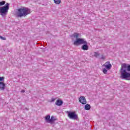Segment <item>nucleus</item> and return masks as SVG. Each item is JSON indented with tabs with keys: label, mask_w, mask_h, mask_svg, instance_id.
I'll list each match as a JSON object with an SVG mask.
<instances>
[{
	"label": "nucleus",
	"mask_w": 130,
	"mask_h": 130,
	"mask_svg": "<svg viewBox=\"0 0 130 130\" xmlns=\"http://www.w3.org/2000/svg\"><path fill=\"white\" fill-rule=\"evenodd\" d=\"M4 5H6V1L0 2V6H4Z\"/></svg>",
	"instance_id": "obj_15"
},
{
	"label": "nucleus",
	"mask_w": 130,
	"mask_h": 130,
	"mask_svg": "<svg viewBox=\"0 0 130 130\" xmlns=\"http://www.w3.org/2000/svg\"><path fill=\"white\" fill-rule=\"evenodd\" d=\"M63 103V102H62V101L57 100L55 103V105H57V106H61Z\"/></svg>",
	"instance_id": "obj_9"
},
{
	"label": "nucleus",
	"mask_w": 130,
	"mask_h": 130,
	"mask_svg": "<svg viewBox=\"0 0 130 130\" xmlns=\"http://www.w3.org/2000/svg\"><path fill=\"white\" fill-rule=\"evenodd\" d=\"M6 87V84L5 83L0 81V90L4 91L5 90Z\"/></svg>",
	"instance_id": "obj_8"
},
{
	"label": "nucleus",
	"mask_w": 130,
	"mask_h": 130,
	"mask_svg": "<svg viewBox=\"0 0 130 130\" xmlns=\"http://www.w3.org/2000/svg\"><path fill=\"white\" fill-rule=\"evenodd\" d=\"M81 34L79 33L74 32L71 36V37L75 38L76 40L74 41V45H82L83 44L81 48L83 50H88L89 49V46H88V43L86 41L85 39L80 38Z\"/></svg>",
	"instance_id": "obj_1"
},
{
	"label": "nucleus",
	"mask_w": 130,
	"mask_h": 130,
	"mask_svg": "<svg viewBox=\"0 0 130 130\" xmlns=\"http://www.w3.org/2000/svg\"><path fill=\"white\" fill-rule=\"evenodd\" d=\"M55 100V99L52 98L51 102H53Z\"/></svg>",
	"instance_id": "obj_21"
},
{
	"label": "nucleus",
	"mask_w": 130,
	"mask_h": 130,
	"mask_svg": "<svg viewBox=\"0 0 130 130\" xmlns=\"http://www.w3.org/2000/svg\"><path fill=\"white\" fill-rule=\"evenodd\" d=\"M103 66V67H105V68H106V69L108 70H110V69H111V67H112L110 61L105 62Z\"/></svg>",
	"instance_id": "obj_6"
},
{
	"label": "nucleus",
	"mask_w": 130,
	"mask_h": 130,
	"mask_svg": "<svg viewBox=\"0 0 130 130\" xmlns=\"http://www.w3.org/2000/svg\"><path fill=\"white\" fill-rule=\"evenodd\" d=\"M25 92H26V90H22L21 91V93H25Z\"/></svg>",
	"instance_id": "obj_20"
},
{
	"label": "nucleus",
	"mask_w": 130,
	"mask_h": 130,
	"mask_svg": "<svg viewBox=\"0 0 130 130\" xmlns=\"http://www.w3.org/2000/svg\"><path fill=\"white\" fill-rule=\"evenodd\" d=\"M2 81H5L4 77H0V82H2Z\"/></svg>",
	"instance_id": "obj_17"
},
{
	"label": "nucleus",
	"mask_w": 130,
	"mask_h": 130,
	"mask_svg": "<svg viewBox=\"0 0 130 130\" xmlns=\"http://www.w3.org/2000/svg\"><path fill=\"white\" fill-rule=\"evenodd\" d=\"M120 73L121 79L130 81V64L123 63L120 70Z\"/></svg>",
	"instance_id": "obj_2"
},
{
	"label": "nucleus",
	"mask_w": 130,
	"mask_h": 130,
	"mask_svg": "<svg viewBox=\"0 0 130 130\" xmlns=\"http://www.w3.org/2000/svg\"><path fill=\"white\" fill-rule=\"evenodd\" d=\"M30 13L31 11L29 8L23 7L17 10L16 15L18 18H22V17H26V16H27V15H29V14Z\"/></svg>",
	"instance_id": "obj_3"
},
{
	"label": "nucleus",
	"mask_w": 130,
	"mask_h": 130,
	"mask_svg": "<svg viewBox=\"0 0 130 130\" xmlns=\"http://www.w3.org/2000/svg\"><path fill=\"white\" fill-rule=\"evenodd\" d=\"M0 39H2V40H6L7 39L5 37H4L1 36H0Z\"/></svg>",
	"instance_id": "obj_18"
},
{
	"label": "nucleus",
	"mask_w": 130,
	"mask_h": 130,
	"mask_svg": "<svg viewBox=\"0 0 130 130\" xmlns=\"http://www.w3.org/2000/svg\"><path fill=\"white\" fill-rule=\"evenodd\" d=\"M10 9V4L7 3L4 6L0 7V15L5 17L8 14Z\"/></svg>",
	"instance_id": "obj_4"
},
{
	"label": "nucleus",
	"mask_w": 130,
	"mask_h": 130,
	"mask_svg": "<svg viewBox=\"0 0 130 130\" xmlns=\"http://www.w3.org/2000/svg\"><path fill=\"white\" fill-rule=\"evenodd\" d=\"M79 102L81 103V104H86L87 103V101H86V98L84 96H80L79 99Z\"/></svg>",
	"instance_id": "obj_7"
},
{
	"label": "nucleus",
	"mask_w": 130,
	"mask_h": 130,
	"mask_svg": "<svg viewBox=\"0 0 130 130\" xmlns=\"http://www.w3.org/2000/svg\"><path fill=\"white\" fill-rule=\"evenodd\" d=\"M103 72L105 75H106L107 74V69L106 68H104L103 69Z\"/></svg>",
	"instance_id": "obj_14"
},
{
	"label": "nucleus",
	"mask_w": 130,
	"mask_h": 130,
	"mask_svg": "<svg viewBox=\"0 0 130 130\" xmlns=\"http://www.w3.org/2000/svg\"><path fill=\"white\" fill-rule=\"evenodd\" d=\"M84 109L85 110H90L91 109V106L89 104H86L85 106Z\"/></svg>",
	"instance_id": "obj_12"
},
{
	"label": "nucleus",
	"mask_w": 130,
	"mask_h": 130,
	"mask_svg": "<svg viewBox=\"0 0 130 130\" xmlns=\"http://www.w3.org/2000/svg\"><path fill=\"white\" fill-rule=\"evenodd\" d=\"M54 4L56 5H59L61 3V0H53Z\"/></svg>",
	"instance_id": "obj_13"
},
{
	"label": "nucleus",
	"mask_w": 130,
	"mask_h": 130,
	"mask_svg": "<svg viewBox=\"0 0 130 130\" xmlns=\"http://www.w3.org/2000/svg\"><path fill=\"white\" fill-rule=\"evenodd\" d=\"M99 55H100V54H99L97 52H94V56H95V57H98V56H99Z\"/></svg>",
	"instance_id": "obj_16"
},
{
	"label": "nucleus",
	"mask_w": 130,
	"mask_h": 130,
	"mask_svg": "<svg viewBox=\"0 0 130 130\" xmlns=\"http://www.w3.org/2000/svg\"><path fill=\"white\" fill-rule=\"evenodd\" d=\"M100 58L101 59H105V56H104L103 55H101V57H100Z\"/></svg>",
	"instance_id": "obj_19"
},
{
	"label": "nucleus",
	"mask_w": 130,
	"mask_h": 130,
	"mask_svg": "<svg viewBox=\"0 0 130 130\" xmlns=\"http://www.w3.org/2000/svg\"><path fill=\"white\" fill-rule=\"evenodd\" d=\"M45 119L46 122H50V115H48L45 117Z\"/></svg>",
	"instance_id": "obj_11"
},
{
	"label": "nucleus",
	"mask_w": 130,
	"mask_h": 130,
	"mask_svg": "<svg viewBox=\"0 0 130 130\" xmlns=\"http://www.w3.org/2000/svg\"><path fill=\"white\" fill-rule=\"evenodd\" d=\"M66 113L68 114V116L70 119H78V115L76 114L75 112L67 111Z\"/></svg>",
	"instance_id": "obj_5"
},
{
	"label": "nucleus",
	"mask_w": 130,
	"mask_h": 130,
	"mask_svg": "<svg viewBox=\"0 0 130 130\" xmlns=\"http://www.w3.org/2000/svg\"><path fill=\"white\" fill-rule=\"evenodd\" d=\"M55 120H57V119L54 118V116H52L50 119V123H53L55 121Z\"/></svg>",
	"instance_id": "obj_10"
}]
</instances>
